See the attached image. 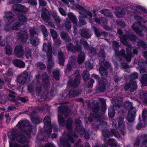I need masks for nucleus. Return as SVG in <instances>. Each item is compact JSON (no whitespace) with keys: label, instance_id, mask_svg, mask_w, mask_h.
<instances>
[{"label":"nucleus","instance_id":"obj_37","mask_svg":"<svg viewBox=\"0 0 147 147\" xmlns=\"http://www.w3.org/2000/svg\"><path fill=\"white\" fill-rule=\"evenodd\" d=\"M30 43L35 47L38 46L39 44V40L37 37H30Z\"/></svg>","mask_w":147,"mask_h":147},{"label":"nucleus","instance_id":"obj_33","mask_svg":"<svg viewBox=\"0 0 147 147\" xmlns=\"http://www.w3.org/2000/svg\"><path fill=\"white\" fill-rule=\"evenodd\" d=\"M67 16L69 19L73 24L76 25L78 20L74 14L72 12H69L67 14Z\"/></svg>","mask_w":147,"mask_h":147},{"label":"nucleus","instance_id":"obj_11","mask_svg":"<svg viewBox=\"0 0 147 147\" xmlns=\"http://www.w3.org/2000/svg\"><path fill=\"white\" fill-rule=\"evenodd\" d=\"M100 80L98 83V85L96 87L95 92L96 93L100 94L104 92L106 89L107 81L106 79Z\"/></svg>","mask_w":147,"mask_h":147},{"label":"nucleus","instance_id":"obj_5","mask_svg":"<svg viewBox=\"0 0 147 147\" xmlns=\"http://www.w3.org/2000/svg\"><path fill=\"white\" fill-rule=\"evenodd\" d=\"M142 17L139 19L137 22H135L132 27V30L139 36H143L142 31L140 29V27L142 26V23H145V21Z\"/></svg>","mask_w":147,"mask_h":147},{"label":"nucleus","instance_id":"obj_23","mask_svg":"<svg viewBox=\"0 0 147 147\" xmlns=\"http://www.w3.org/2000/svg\"><path fill=\"white\" fill-rule=\"evenodd\" d=\"M41 16L45 22H48V21L50 19V15L47 9L45 8L42 10Z\"/></svg>","mask_w":147,"mask_h":147},{"label":"nucleus","instance_id":"obj_52","mask_svg":"<svg viewBox=\"0 0 147 147\" xmlns=\"http://www.w3.org/2000/svg\"><path fill=\"white\" fill-rule=\"evenodd\" d=\"M115 55L117 57H119L120 56L123 57L125 54V51L124 49H122L120 51L119 50L117 51L116 52H115Z\"/></svg>","mask_w":147,"mask_h":147},{"label":"nucleus","instance_id":"obj_20","mask_svg":"<svg viewBox=\"0 0 147 147\" xmlns=\"http://www.w3.org/2000/svg\"><path fill=\"white\" fill-rule=\"evenodd\" d=\"M17 35L18 39L22 42L25 43L27 41L28 35L26 31L21 30L17 33Z\"/></svg>","mask_w":147,"mask_h":147},{"label":"nucleus","instance_id":"obj_34","mask_svg":"<svg viewBox=\"0 0 147 147\" xmlns=\"http://www.w3.org/2000/svg\"><path fill=\"white\" fill-rule=\"evenodd\" d=\"M65 124L67 129L69 131L72 130L73 129V120L71 118H69L67 119Z\"/></svg>","mask_w":147,"mask_h":147},{"label":"nucleus","instance_id":"obj_6","mask_svg":"<svg viewBox=\"0 0 147 147\" xmlns=\"http://www.w3.org/2000/svg\"><path fill=\"white\" fill-rule=\"evenodd\" d=\"M44 123V130L45 133L48 135H49L52 132V127L51 125L50 119L47 115L45 117L43 120Z\"/></svg>","mask_w":147,"mask_h":147},{"label":"nucleus","instance_id":"obj_25","mask_svg":"<svg viewBox=\"0 0 147 147\" xmlns=\"http://www.w3.org/2000/svg\"><path fill=\"white\" fill-rule=\"evenodd\" d=\"M16 9H14L15 11L19 12H28V9L25 6H23L21 4H17L15 5Z\"/></svg>","mask_w":147,"mask_h":147},{"label":"nucleus","instance_id":"obj_24","mask_svg":"<svg viewBox=\"0 0 147 147\" xmlns=\"http://www.w3.org/2000/svg\"><path fill=\"white\" fill-rule=\"evenodd\" d=\"M30 125L29 121L26 119L20 120L17 125V126L20 128L27 127Z\"/></svg>","mask_w":147,"mask_h":147},{"label":"nucleus","instance_id":"obj_22","mask_svg":"<svg viewBox=\"0 0 147 147\" xmlns=\"http://www.w3.org/2000/svg\"><path fill=\"white\" fill-rule=\"evenodd\" d=\"M13 64L16 67L20 68H24L25 67V63L22 60L15 59L12 61Z\"/></svg>","mask_w":147,"mask_h":147},{"label":"nucleus","instance_id":"obj_61","mask_svg":"<svg viewBox=\"0 0 147 147\" xmlns=\"http://www.w3.org/2000/svg\"><path fill=\"white\" fill-rule=\"evenodd\" d=\"M31 49H28L25 50V55L26 58L28 59L29 57H31Z\"/></svg>","mask_w":147,"mask_h":147},{"label":"nucleus","instance_id":"obj_16","mask_svg":"<svg viewBox=\"0 0 147 147\" xmlns=\"http://www.w3.org/2000/svg\"><path fill=\"white\" fill-rule=\"evenodd\" d=\"M28 76L27 72L23 73L18 77L16 80V82L19 84V86H21L25 83Z\"/></svg>","mask_w":147,"mask_h":147},{"label":"nucleus","instance_id":"obj_13","mask_svg":"<svg viewBox=\"0 0 147 147\" xmlns=\"http://www.w3.org/2000/svg\"><path fill=\"white\" fill-rule=\"evenodd\" d=\"M80 43L82 45L84 48L87 50H89L90 53L93 55H95L96 54V49L92 47H90L87 41L84 39L81 38L80 40Z\"/></svg>","mask_w":147,"mask_h":147},{"label":"nucleus","instance_id":"obj_15","mask_svg":"<svg viewBox=\"0 0 147 147\" xmlns=\"http://www.w3.org/2000/svg\"><path fill=\"white\" fill-rule=\"evenodd\" d=\"M136 113L135 108L133 106H131L128 111L127 117V119L129 122L130 123L133 122L136 116Z\"/></svg>","mask_w":147,"mask_h":147},{"label":"nucleus","instance_id":"obj_51","mask_svg":"<svg viewBox=\"0 0 147 147\" xmlns=\"http://www.w3.org/2000/svg\"><path fill=\"white\" fill-rule=\"evenodd\" d=\"M41 30L44 36L47 37L48 35V33L45 26L43 25L41 26Z\"/></svg>","mask_w":147,"mask_h":147},{"label":"nucleus","instance_id":"obj_62","mask_svg":"<svg viewBox=\"0 0 147 147\" xmlns=\"http://www.w3.org/2000/svg\"><path fill=\"white\" fill-rule=\"evenodd\" d=\"M100 108L99 106L97 105L94 107L92 109V111L93 113L97 114L100 111Z\"/></svg>","mask_w":147,"mask_h":147},{"label":"nucleus","instance_id":"obj_44","mask_svg":"<svg viewBox=\"0 0 147 147\" xmlns=\"http://www.w3.org/2000/svg\"><path fill=\"white\" fill-rule=\"evenodd\" d=\"M82 78L85 82H87L90 79V74L87 71H84L82 73Z\"/></svg>","mask_w":147,"mask_h":147},{"label":"nucleus","instance_id":"obj_39","mask_svg":"<svg viewBox=\"0 0 147 147\" xmlns=\"http://www.w3.org/2000/svg\"><path fill=\"white\" fill-rule=\"evenodd\" d=\"M115 12L116 16L119 18L122 17L125 14V12L123 9H117Z\"/></svg>","mask_w":147,"mask_h":147},{"label":"nucleus","instance_id":"obj_42","mask_svg":"<svg viewBox=\"0 0 147 147\" xmlns=\"http://www.w3.org/2000/svg\"><path fill=\"white\" fill-rule=\"evenodd\" d=\"M81 35L82 37L88 38H90L91 36L86 29H82L81 32Z\"/></svg>","mask_w":147,"mask_h":147},{"label":"nucleus","instance_id":"obj_64","mask_svg":"<svg viewBox=\"0 0 147 147\" xmlns=\"http://www.w3.org/2000/svg\"><path fill=\"white\" fill-rule=\"evenodd\" d=\"M116 23L117 25H119L123 28H124L126 26V24L123 21L121 20H117L116 21Z\"/></svg>","mask_w":147,"mask_h":147},{"label":"nucleus","instance_id":"obj_1","mask_svg":"<svg viewBox=\"0 0 147 147\" xmlns=\"http://www.w3.org/2000/svg\"><path fill=\"white\" fill-rule=\"evenodd\" d=\"M43 50L47 52V55L48 61L47 65V70L48 72L51 73L52 67L54 65V62L52 61V49L50 45H47L46 43L43 45Z\"/></svg>","mask_w":147,"mask_h":147},{"label":"nucleus","instance_id":"obj_60","mask_svg":"<svg viewBox=\"0 0 147 147\" xmlns=\"http://www.w3.org/2000/svg\"><path fill=\"white\" fill-rule=\"evenodd\" d=\"M138 76V73L134 71L130 75V80H133L137 78Z\"/></svg>","mask_w":147,"mask_h":147},{"label":"nucleus","instance_id":"obj_63","mask_svg":"<svg viewBox=\"0 0 147 147\" xmlns=\"http://www.w3.org/2000/svg\"><path fill=\"white\" fill-rule=\"evenodd\" d=\"M20 24H21V23L19 22H17L14 23L12 26V29L13 30H18L20 26Z\"/></svg>","mask_w":147,"mask_h":147},{"label":"nucleus","instance_id":"obj_40","mask_svg":"<svg viewBox=\"0 0 147 147\" xmlns=\"http://www.w3.org/2000/svg\"><path fill=\"white\" fill-rule=\"evenodd\" d=\"M115 115V111L113 106L110 107L108 109V116L109 118H113Z\"/></svg>","mask_w":147,"mask_h":147},{"label":"nucleus","instance_id":"obj_30","mask_svg":"<svg viewBox=\"0 0 147 147\" xmlns=\"http://www.w3.org/2000/svg\"><path fill=\"white\" fill-rule=\"evenodd\" d=\"M104 141L107 145L109 146L110 147H116V145L117 142L115 139H110L106 142L105 139H104Z\"/></svg>","mask_w":147,"mask_h":147},{"label":"nucleus","instance_id":"obj_18","mask_svg":"<svg viewBox=\"0 0 147 147\" xmlns=\"http://www.w3.org/2000/svg\"><path fill=\"white\" fill-rule=\"evenodd\" d=\"M14 52L15 55L18 58L23 57L24 54V50L22 46L20 45H17L15 48Z\"/></svg>","mask_w":147,"mask_h":147},{"label":"nucleus","instance_id":"obj_31","mask_svg":"<svg viewBox=\"0 0 147 147\" xmlns=\"http://www.w3.org/2000/svg\"><path fill=\"white\" fill-rule=\"evenodd\" d=\"M58 123L60 127H64L65 125V120L63 115L58 113L57 116Z\"/></svg>","mask_w":147,"mask_h":147},{"label":"nucleus","instance_id":"obj_2","mask_svg":"<svg viewBox=\"0 0 147 147\" xmlns=\"http://www.w3.org/2000/svg\"><path fill=\"white\" fill-rule=\"evenodd\" d=\"M76 133L73 132L72 129V130H70L68 132L67 136V139L65 138H60V141L61 144L63 147H71L69 141L71 143H73L74 142V140L73 137L76 138H78V135Z\"/></svg>","mask_w":147,"mask_h":147},{"label":"nucleus","instance_id":"obj_48","mask_svg":"<svg viewBox=\"0 0 147 147\" xmlns=\"http://www.w3.org/2000/svg\"><path fill=\"white\" fill-rule=\"evenodd\" d=\"M141 82L144 86H147V74H144L141 77Z\"/></svg>","mask_w":147,"mask_h":147},{"label":"nucleus","instance_id":"obj_50","mask_svg":"<svg viewBox=\"0 0 147 147\" xmlns=\"http://www.w3.org/2000/svg\"><path fill=\"white\" fill-rule=\"evenodd\" d=\"M136 8L144 12V13L143 14V16L146 17L147 16V10L145 7L142 6L138 5L136 6Z\"/></svg>","mask_w":147,"mask_h":147},{"label":"nucleus","instance_id":"obj_59","mask_svg":"<svg viewBox=\"0 0 147 147\" xmlns=\"http://www.w3.org/2000/svg\"><path fill=\"white\" fill-rule=\"evenodd\" d=\"M65 29L68 30L71 29V22L67 20L65 22Z\"/></svg>","mask_w":147,"mask_h":147},{"label":"nucleus","instance_id":"obj_17","mask_svg":"<svg viewBox=\"0 0 147 147\" xmlns=\"http://www.w3.org/2000/svg\"><path fill=\"white\" fill-rule=\"evenodd\" d=\"M80 78V74H78L76 76L74 80L70 79L68 81V84L71 88H76L79 84Z\"/></svg>","mask_w":147,"mask_h":147},{"label":"nucleus","instance_id":"obj_26","mask_svg":"<svg viewBox=\"0 0 147 147\" xmlns=\"http://www.w3.org/2000/svg\"><path fill=\"white\" fill-rule=\"evenodd\" d=\"M42 85L45 89L47 88L49 84V78L47 74L42 75Z\"/></svg>","mask_w":147,"mask_h":147},{"label":"nucleus","instance_id":"obj_8","mask_svg":"<svg viewBox=\"0 0 147 147\" xmlns=\"http://www.w3.org/2000/svg\"><path fill=\"white\" fill-rule=\"evenodd\" d=\"M67 51L73 53L82 51V47L80 45H74L71 42H68L66 45Z\"/></svg>","mask_w":147,"mask_h":147},{"label":"nucleus","instance_id":"obj_43","mask_svg":"<svg viewBox=\"0 0 147 147\" xmlns=\"http://www.w3.org/2000/svg\"><path fill=\"white\" fill-rule=\"evenodd\" d=\"M100 12L105 16L106 17L111 18L113 16L112 13L108 9H102L100 10Z\"/></svg>","mask_w":147,"mask_h":147},{"label":"nucleus","instance_id":"obj_56","mask_svg":"<svg viewBox=\"0 0 147 147\" xmlns=\"http://www.w3.org/2000/svg\"><path fill=\"white\" fill-rule=\"evenodd\" d=\"M88 80L87 83L86 84V87L88 88H92L93 86V84L94 83V81L91 78Z\"/></svg>","mask_w":147,"mask_h":147},{"label":"nucleus","instance_id":"obj_45","mask_svg":"<svg viewBox=\"0 0 147 147\" xmlns=\"http://www.w3.org/2000/svg\"><path fill=\"white\" fill-rule=\"evenodd\" d=\"M53 78L56 81H58L60 80V71L59 70H56L53 72Z\"/></svg>","mask_w":147,"mask_h":147},{"label":"nucleus","instance_id":"obj_7","mask_svg":"<svg viewBox=\"0 0 147 147\" xmlns=\"http://www.w3.org/2000/svg\"><path fill=\"white\" fill-rule=\"evenodd\" d=\"M111 131L107 129H105L102 130V135L105 138H109L114 136L115 137L119 138L120 134L115 129H111Z\"/></svg>","mask_w":147,"mask_h":147},{"label":"nucleus","instance_id":"obj_54","mask_svg":"<svg viewBox=\"0 0 147 147\" xmlns=\"http://www.w3.org/2000/svg\"><path fill=\"white\" fill-rule=\"evenodd\" d=\"M113 46L115 52L118 51L119 45L118 42L117 41H114L113 42Z\"/></svg>","mask_w":147,"mask_h":147},{"label":"nucleus","instance_id":"obj_57","mask_svg":"<svg viewBox=\"0 0 147 147\" xmlns=\"http://www.w3.org/2000/svg\"><path fill=\"white\" fill-rule=\"evenodd\" d=\"M29 34L30 37L34 36V35L38 34L36 30L34 27L31 28L29 30Z\"/></svg>","mask_w":147,"mask_h":147},{"label":"nucleus","instance_id":"obj_21","mask_svg":"<svg viewBox=\"0 0 147 147\" xmlns=\"http://www.w3.org/2000/svg\"><path fill=\"white\" fill-rule=\"evenodd\" d=\"M86 130L82 125H76L74 131L78 133L81 136H82L85 132Z\"/></svg>","mask_w":147,"mask_h":147},{"label":"nucleus","instance_id":"obj_49","mask_svg":"<svg viewBox=\"0 0 147 147\" xmlns=\"http://www.w3.org/2000/svg\"><path fill=\"white\" fill-rule=\"evenodd\" d=\"M50 32L53 40L57 38L58 34L57 32L53 29H50Z\"/></svg>","mask_w":147,"mask_h":147},{"label":"nucleus","instance_id":"obj_27","mask_svg":"<svg viewBox=\"0 0 147 147\" xmlns=\"http://www.w3.org/2000/svg\"><path fill=\"white\" fill-rule=\"evenodd\" d=\"M93 28L94 29L95 34L97 37H98L102 35H103L105 37L108 36V33L107 32L105 31L100 32L98 29L95 26H93Z\"/></svg>","mask_w":147,"mask_h":147},{"label":"nucleus","instance_id":"obj_12","mask_svg":"<svg viewBox=\"0 0 147 147\" xmlns=\"http://www.w3.org/2000/svg\"><path fill=\"white\" fill-rule=\"evenodd\" d=\"M123 121L124 119L123 118H119L118 121V125H117V124H115V126L116 128L118 127L119 128L120 133L124 136L126 134V129Z\"/></svg>","mask_w":147,"mask_h":147},{"label":"nucleus","instance_id":"obj_38","mask_svg":"<svg viewBox=\"0 0 147 147\" xmlns=\"http://www.w3.org/2000/svg\"><path fill=\"white\" fill-rule=\"evenodd\" d=\"M61 38L65 41H69L71 40V38L66 32L62 31L60 34Z\"/></svg>","mask_w":147,"mask_h":147},{"label":"nucleus","instance_id":"obj_55","mask_svg":"<svg viewBox=\"0 0 147 147\" xmlns=\"http://www.w3.org/2000/svg\"><path fill=\"white\" fill-rule=\"evenodd\" d=\"M137 44L138 46L141 47L144 49L146 47V45L145 42L142 40H140L138 42Z\"/></svg>","mask_w":147,"mask_h":147},{"label":"nucleus","instance_id":"obj_46","mask_svg":"<svg viewBox=\"0 0 147 147\" xmlns=\"http://www.w3.org/2000/svg\"><path fill=\"white\" fill-rule=\"evenodd\" d=\"M32 123L35 125L38 124L42 121V119L39 118L37 116L34 117H32L30 119Z\"/></svg>","mask_w":147,"mask_h":147},{"label":"nucleus","instance_id":"obj_41","mask_svg":"<svg viewBox=\"0 0 147 147\" xmlns=\"http://www.w3.org/2000/svg\"><path fill=\"white\" fill-rule=\"evenodd\" d=\"M58 57L59 64L61 65H64L65 58L64 54L62 52L59 53Z\"/></svg>","mask_w":147,"mask_h":147},{"label":"nucleus","instance_id":"obj_32","mask_svg":"<svg viewBox=\"0 0 147 147\" xmlns=\"http://www.w3.org/2000/svg\"><path fill=\"white\" fill-rule=\"evenodd\" d=\"M77 58V62L79 64H82L85 60V55L84 52H79Z\"/></svg>","mask_w":147,"mask_h":147},{"label":"nucleus","instance_id":"obj_10","mask_svg":"<svg viewBox=\"0 0 147 147\" xmlns=\"http://www.w3.org/2000/svg\"><path fill=\"white\" fill-rule=\"evenodd\" d=\"M11 135L12 137V141H14L16 140L20 144H24L26 142V140L25 136L20 133L14 131L12 133Z\"/></svg>","mask_w":147,"mask_h":147},{"label":"nucleus","instance_id":"obj_4","mask_svg":"<svg viewBox=\"0 0 147 147\" xmlns=\"http://www.w3.org/2000/svg\"><path fill=\"white\" fill-rule=\"evenodd\" d=\"M103 62L104 66L100 65L99 68V73L100 74L102 79H106L108 75L107 70L111 67V64L107 61Z\"/></svg>","mask_w":147,"mask_h":147},{"label":"nucleus","instance_id":"obj_14","mask_svg":"<svg viewBox=\"0 0 147 147\" xmlns=\"http://www.w3.org/2000/svg\"><path fill=\"white\" fill-rule=\"evenodd\" d=\"M90 116L96 118L100 126L102 127L106 126L107 125V122L104 120L103 117L102 116L99 114L96 113H90Z\"/></svg>","mask_w":147,"mask_h":147},{"label":"nucleus","instance_id":"obj_19","mask_svg":"<svg viewBox=\"0 0 147 147\" xmlns=\"http://www.w3.org/2000/svg\"><path fill=\"white\" fill-rule=\"evenodd\" d=\"M58 111L60 114L64 115L65 116L68 115L70 112V110L68 107L66 105H61L58 107Z\"/></svg>","mask_w":147,"mask_h":147},{"label":"nucleus","instance_id":"obj_53","mask_svg":"<svg viewBox=\"0 0 147 147\" xmlns=\"http://www.w3.org/2000/svg\"><path fill=\"white\" fill-rule=\"evenodd\" d=\"M92 128L94 130H97L100 128V125L98 123V121L96 120H95L92 124Z\"/></svg>","mask_w":147,"mask_h":147},{"label":"nucleus","instance_id":"obj_36","mask_svg":"<svg viewBox=\"0 0 147 147\" xmlns=\"http://www.w3.org/2000/svg\"><path fill=\"white\" fill-rule=\"evenodd\" d=\"M15 94L16 93L10 90V98H11V99H10V101L13 102L15 105L16 106H18L19 103L18 102L16 101V99L17 97H16L15 96Z\"/></svg>","mask_w":147,"mask_h":147},{"label":"nucleus","instance_id":"obj_58","mask_svg":"<svg viewBox=\"0 0 147 147\" xmlns=\"http://www.w3.org/2000/svg\"><path fill=\"white\" fill-rule=\"evenodd\" d=\"M105 50L103 49L100 50L99 52V55L100 57H101L102 59L104 61L105 59L106 56L105 55Z\"/></svg>","mask_w":147,"mask_h":147},{"label":"nucleus","instance_id":"obj_28","mask_svg":"<svg viewBox=\"0 0 147 147\" xmlns=\"http://www.w3.org/2000/svg\"><path fill=\"white\" fill-rule=\"evenodd\" d=\"M18 20L19 22L22 25H25L28 20L27 17L26 16L23 15L22 14H19L18 15Z\"/></svg>","mask_w":147,"mask_h":147},{"label":"nucleus","instance_id":"obj_3","mask_svg":"<svg viewBox=\"0 0 147 147\" xmlns=\"http://www.w3.org/2000/svg\"><path fill=\"white\" fill-rule=\"evenodd\" d=\"M137 38L136 35L128 32L126 34L121 35L120 40L123 45L127 46L128 45L127 40L135 42Z\"/></svg>","mask_w":147,"mask_h":147},{"label":"nucleus","instance_id":"obj_29","mask_svg":"<svg viewBox=\"0 0 147 147\" xmlns=\"http://www.w3.org/2000/svg\"><path fill=\"white\" fill-rule=\"evenodd\" d=\"M79 13L80 15L78 16L79 19V22L82 25H84L86 24V22L84 18H86L87 16L85 14L81 12H79Z\"/></svg>","mask_w":147,"mask_h":147},{"label":"nucleus","instance_id":"obj_9","mask_svg":"<svg viewBox=\"0 0 147 147\" xmlns=\"http://www.w3.org/2000/svg\"><path fill=\"white\" fill-rule=\"evenodd\" d=\"M123 88L125 91L128 90L129 89L130 92H134L138 88L137 81L130 80L128 83L124 84Z\"/></svg>","mask_w":147,"mask_h":147},{"label":"nucleus","instance_id":"obj_47","mask_svg":"<svg viewBox=\"0 0 147 147\" xmlns=\"http://www.w3.org/2000/svg\"><path fill=\"white\" fill-rule=\"evenodd\" d=\"M34 129L32 127H29L28 129L24 131V133L27 135L29 138L31 137V134L33 129Z\"/></svg>","mask_w":147,"mask_h":147},{"label":"nucleus","instance_id":"obj_35","mask_svg":"<svg viewBox=\"0 0 147 147\" xmlns=\"http://www.w3.org/2000/svg\"><path fill=\"white\" fill-rule=\"evenodd\" d=\"M79 93L78 90L74 89L73 90H70L67 96L68 95L70 97H74L78 95Z\"/></svg>","mask_w":147,"mask_h":147}]
</instances>
